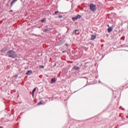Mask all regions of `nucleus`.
I'll list each match as a JSON object with an SVG mask.
<instances>
[{"label":"nucleus","instance_id":"aec40b11","mask_svg":"<svg viewBox=\"0 0 128 128\" xmlns=\"http://www.w3.org/2000/svg\"><path fill=\"white\" fill-rule=\"evenodd\" d=\"M82 78H86V77H82Z\"/></svg>","mask_w":128,"mask_h":128},{"label":"nucleus","instance_id":"39448f33","mask_svg":"<svg viewBox=\"0 0 128 128\" xmlns=\"http://www.w3.org/2000/svg\"><path fill=\"white\" fill-rule=\"evenodd\" d=\"M6 50H8V48H2V49L0 50V52H6Z\"/></svg>","mask_w":128,"mask_h":128},{"label":"nucleus","instance_id":"a211bd4d","mask_svg":"<svg viewBox=\"0 0 128 128\" xmlns=\"http://www.w3.org/2000/svg\"><path fill=\"white\" fill-rule=\"evenodd\" d=\"M58 12L56 11L54 12V14H58Z\"/></svg>","mask_w":128,"mask_h":128},{"label":"nucleus","instance_id":"4468645a","mask_svg":"<svg viewBox=\"0 0 128 128\" xmlns=\"http://www.w3.org/2000/svg\"><path fill=\"white\" fill-rule=\"evenodd\" d=\"M76 32H78V30H75L74 31V34H76Z\"/></svg>","mask_w":128,"mask_h":128},{"label":"nucleus","instance_id":"dca6fc26","mask_svg":"<svg viewBox=\"0 0 128 128\" xmlns=\"http://www.w3.org/2000/svg\"><path fill=\"white\" fill-rule=\"evenodd\" d=\"M40 68H44V66H40Z\"/></svg>","mask_w":128,"mask_h":128},{"label":"nucleus","instance_id":"20e7f679","mask_svg":"<svg viewBox=\"0 0 128 128\" xmlns=\"http://www.w3.org/2000/svg\"><path fill=\"white\" fill-rule=\"evenodd\" d=\"M18 2V0H13L10 3V6H14V4H16Z\"/></svg>","mask_w":128,"mask_h":128},{"label":"nucleus","instance_id":"f3484780","mask_svg":"<svg viewBox=\"0 0 128 128\" xmlns=\"http://www.w3.org/2000/svg\"><path fill=\"white\" fill-rule=\"evenodd\" d=\"M59 18H62V16L60 15L58 16Z\"/></svg>","mask_w":128,"mask_h":128},{"label":"nucleus","instance_id":"4be33fe9","mask_svg":"<svg viewBox=\"0 0 128 128\" xmlns=\"http://www.w3.org/2000/svg\"><path fill=\"white\" fill-rule=\"evenodd\" d=\"M4 0V2H6V0Z\"/></svg>","mask_w":128,"mask_h":128},{"label":"nucleus","instance_id":"f8f14e48","mask_svg":"<svg viewBox=\"0 0 128 128\" xmlns=\"http://www.w3.org/2000/svg\"><path fill=\"white\" fill-rule=\"evenodd\" d=\"M37 104H38V106H40V104H42V102H38Z\"/></svg>","mask_w":128,"mask_h":128},{"label":"nucleus","instance_id":"412c9836","mask_svg":"<svg viewBox=\"0 0 128 128\" xmlns=\"http://www.w3.org/2000/svg\"><path fill=\"white\" fill-rule=\"evenodd\" d=\"M107 26L108 27V28L110 27V26H109V24H108V25Z\"/></svg>","mask_w":128,"mask_h":128},{"label":"nucleus","instance_id":"6ab92c4d","mask_svg":"<svg viewBox=\"0 0 128 128\" xmlns=\"http://www.w3.org/2000/svg\"><path fill=\"white\" fill-rule=\"evenodd\" d=\"M17 76H18V74H16V75H15V76H14L15 78H16Z\"/></svg>","mask_w":128,"mask_h":128},{"label":"nucleus","instance_id":"2eb2a0df","mask_svg":"<svg viewBox=\"0 0 128 128\" xmlns=\"http://www.w3.org/2000/svg\"><path fill=\"white\" fill-rule=\"evenodd\" d=\"M44 32H48V29H44Z\"/></svg>","mask_w":128,"mask_h":128},{"label":"nucleus","instance_id":"9d476101","mask_svg":"<svg viewBox=\"0 0 128 128\" xmlns=\"http://www.w3.org/2000/svg\"><path fill=\"white\" fill-rule=\"evenodd\" d=\"M36 88H34L32 91V96H34V92H36Z\"/></svg>","mask_w":128,"mask_h":128},{"label":"nucleus","instance_id":"0eeeda50","mask_svg":"<svg viewBox=\"0 0 128 128\" xmlns=\"http://www.w3.org/2000/svg\"><path fill=\"white\" fill-rule=\"evenodd\" d=\"M56 82V78H54L51 79V83L52 84H54Z\"/></svg>","mask_w":128,"mask_h":128},{"label":"nucleus","instance_id":"f257e3e1","mask_svg":"<svg viewBox=\"0 0 128 128\" xmlns=\"http://www.w3.org/2000/svg\"><path fill=\"white\" fill-rule=\"evenodd\" d=\"M7 54H8V58H18V54L16 52L14 51V50H10L7 52Z\"/></svg>","mask_w":128,"mask_h":128},{"label":"nucleus","instance_id":"7ed1b4c3","mask_svg":"<svg viewBox=\"0 0 128 128\" xmlns=\"http://www.w3.org/2000/svg\"><path fill=\"white\" fill-rule=\"evenodd\" d=\"M82 18V16L78 14L76 17L72 18V20H73L74 22H76V20H80Z\"/></svg>","mask_w":128,"mask_h":128},{"label":"nucleus","instance_id":"ddd939ff","mask_svg":"<svg viewBox=\"0 0 128 128\" xmlns=\"http://www.w3.org/2000/svg\"><path fill=\"white\" fill-rule=\"evenodd\" d=\"M46 20V19L43 18L41 20V22H44V21Z\"/></svg>","mask_w":128,"mask_h":128},{"label":"nucleus","instance_id":"5701e85b","mask_svg":"<svg viewBox=\"0 0 128 128\" xmlns=\"http://www.w3.org/2000/svg\"><path fill=\"white\" fill-rule=\"evenodd\" d=\"M54 66H56V64H55V65H54Z\"/></svg>","mask_w":128,"mask_h":128},{"label":"nucleus","instance_id":"f03ea898","mask_svg":"<svg viewBox=\"0 0 128 128\" xmlns=\"http://www.w3.org/2000/svg\"><path fill=\"white\" fill-rule=\"evenodd\" d=\"M90 8L92 12H96V8L95 4H91L90 5Z\"/></svg>","mask_w":128,"mask_h":128},{"label":"nucleus","instance_id":"9b49d317","mask_svg":"<svg viewBox=\"0 0 128 128\" xmlns=\"http://www.w3.org/2000/svg\"><path fill=\"white\" fill-rule=\"evenodd\" d=\"M94 38H96V36H94V35L92 36L91 37V40H94Z\"/></svg>","mask_w":128,"mask_h":128},{"label":"nucleus","instance_id":"423d86ee","mask_svg":"<svg viewBox=\"0 0 128 128\" xmlns=\"http://www.w3.org/2000/svg\"><path fill=\"white\" fill-rule=\"evenodd\" d=\"M32 74V70H29L27 72L26 74L27 76H30Z\"/></svg>","mask_w":128,"mask_h":128},{"label":"nucleus","instance_id":"1a4fd4ad","mask_svg":"<svg viewBox=\"0 0 128 128\" xmlns=\"http://www.w3.org/2000/svg\"><path fill=\"white\" fill-rule=\"evenodd\" d=\"M80 68L76 66H74V69L75 70H80Z\"/></svg>","mask_w":128,"mask_h":128},{"label":"nucleus","instance_id":"6e6552de","mask_svg":"<svg viewBox=\"0 0 128 128\" xmlns=\"http://www.w3.org/2000/svg\"><path fill=\"white\" fill-rule=\"evenodd\" d=\"M113 30L112 27L110 26L108 28V33L111 32Z\"/></svg>","mask_w":128,"mask_h":128}]
</instances>
